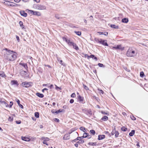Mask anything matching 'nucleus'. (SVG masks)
Instances as JSON below:
<instances>
[{"mask_svg":"<svg viewBox=\"0 0 148 148\" xmlns=\"http://www.w3.org/2000/svg\"><path fill=\"white\" fill-rule=\"evenodd\" d=\"M6 52L4 53V58L5 59L9 61H13L16 58V53L13 50H11L8 48L3 49Z\"/></svg>","mask_w":148,"mask_h":148,"instance_id":"obj_1","label":"nucleus"},{"mask_svg":"<svg viewBox=\"0 0 148 148\" xmlns=\"http://www.w3.org/2000/svg\"><path fill=\"white\" fill-rule=\"evenodd\" d=\"M127 56L130 57H133L136 55L135 51L132 49H129L126 53Z\"/></svg>","mask_w":148,"mask_h":148,"instance_id":"obj_2","label":"nucleus"},{"mask_svg":"<svg viewBox=\"0 0 148 148\" xmlns=\"http://www.w3.org/2000/svg\"><path fill=\"white\" fill-rule=\"evenodd\" d=\"M32 83L30 82H23L21 84V85L23 87L25 88H29L32 86Z\"/></svg>","mask_w":148,"mask_h":148,"instance_id":"obj_3","label":"nucleus"},{"mask_svg":"<svg viewBox=\"0 0 148 148\" xmlns=\"http://www.w3.org/2000/svg\"><path fill=\"white\" fill-rule=\"evenodd\" d=\"M35 8L40 10H45L46 9V7L44 5L41 4H37L35 5Z\"/></svg>","mask_w":148,"mask_h":148,"instance_id":"obj_4","label":"nucleus"},{"mask_svg":"<svg viewBox=\"0 0 148 148\" xmlns=\"http://www.w3.org/2000/svg\"><path fill=\"white\" fill-rule=\"evenodd\" d=\"M30 13H32V14L34 15H36L38 16H40L41 15V13L37 11H34L32 10H29Z\"/></svg>","mask_w":148,"mask_h":148,"instance_id":"obj_5","label":"nucleus"},{"mask_svg":"<svg viewBox=\"0 0 148 148\" xmlns=\"http://www.w3.org/2000/svg\"><path fill=\"white\" fill-rule=\"evenodd\" d=\"M113 49L121 50H123L124 49V47H122L121 45H118L116 46H114L112 47Z\"/></svg>","mask_w":148,"mask_h":148,"instance_id":"obj_6","label":"nucleus"},{"mask_svg":"<svg viewBox=\"0 0 148 148\" xmlns=\"http://www.w3.org/2000/svg\"><path fill=\"white\" fill-rule=\"evenodd\" d=\"M71 132H69L68 134H66L63 137V139L64 140H67L69 139L70 134H71Z\"/></svg>","mask_w":148,"mask_h":148,"instance_id":"obj_7","label":"nucleus"},{"mask_svg":"<svg viewBox=\"0 0 148 148\" xmlns=\"http://www.w3.org/2000/svg\"><path fill=\"white\" fill-rule=\"evenodd\" d=\"M100 44L105 46H108V44L106 40H103L101 39V42Z\"/></svg>","mask_w":148,"mask_h":148,"instance_id":"obj_8","label":"nucleus"},{"mask_svg":"<svg viewBox=\"0 0 148 148\" xmlns=\"http://www.w3.org/2000/svg\"><path fill=\"white\" fill-rule=\"evenodd\" d=\"M62 39L64 41H65L67 44L70 41V38L67 36L62 37Z\"/></svg>","mask_w":148,"mask_h":148,"instance_id":"obj_9","label":"nucleus"},{"mask_svg":"<svg viewBox=\"0 0 148 148\" xmlns=\"http://www.w3.org/2000/svg\"><path fill=\"white\" fill-rule=\"evenodd\" d=\"M77 98L79 102L82 103H84L85 102H83L84 98L80 95H79L77 97Z\"/></svg>","mask_w":148,"mask_h":148,"instance_id":"obj_10","label":"nucleus"},{"mask_svg":"<svg viewBox=\"0 0 148 148\" xmlns=\"http://www.w3.org/2000/svg\"><path fill=\"white\" fill-rule=\"evenodd\" d=\"M11 84L12 85H16L17 86H18L19 84L17 81L15 80L11 81Z\"/></svg>","mask_w":148,"mask_h":148,"instance_id":"obj_11","label":"nucleus"},{"mask_svg":"<svg viewBox=\"0 0 148 148\" xmlns=\"http://www.w3.org/2000/svg\"><path fill=\"white\" fill-rule=\"evenodd\" d=\"M105 138V136L104 135H100L98 136V139L100 140L104 139Z\"/></svg>","mask_w":148,"mask_h":148,"instance_id":"obj_12","label":"nucleus"},{"mask_svg":"<svg viewBox=\"0 0 148 148\" xmlns=\"http://www.w3.org/2000/svg\"><path fill=\"white\" fill-rule=\"evenodd\" d=\"M20 13L21 16L24 17H26L27 16V13H25L24 11H20Z\"/></svg>","mask_w":148,"mask_h":148,"instance_id":"obj_13","label":"nucleus"},{"mask_svg":"<svg viewBox=\"0 0 148 148\" xmlns=\"http://www.w3.org/2000/svg\"><path fill=\"white\" fill-rule=\"evenodd\" d=\"M97 33L100 35L103 34L105 36H107L108 34V32H99Z\"/></svg>","mask_w":148,"mask_h":148,"instance_id":"obj_14","label":"nucleus"},{"mask_svg":"<svg viewBox=\"0 0 148 148\" xmlns=\"http://www.w3.org/2000/svg\"><path fill=\"white\" fill-rule=\"evenodd\" d=\"M21 139L25 141H29L30 140V139L29 138L25 137L22 136Z\"/></svg>","mask_w":148,"mask_h":148,"instance_id":"obj_15","label":"nucleus"},{"mask_svg":"<svg viewBox=\"0 0 148 148\" xmlns=\"http://www.w3.org/2000/svg\"><path fill=\"white\" fill-rule=\"evenodd\" d=\"M20 64L23 66L25 69H26V70H27L28 67L27 64L24 63H20Z\"/></svg>","mask_w":148,"mask_h":148,"instance_id":"obj_16","label":"nucleus"},{"mask_svg":"<svg viewBox=\"0 0 148 148\" xmlns=\"http://www.w3.org/2000/svg\"><path fill=\"white\" fill-rule=\"evenodd\" d=\"M36 95L38 97L41 98H43L44 96V95L40 93L39 92L36 93Z\"/></svg>","mask_w":148,"mask_h":148,"instance_id":"obj_17","label":"nucleus"},{"mask_svg":"<svg viewBox=\"0 0 148 148\" xmlns=\"http://www.w3.org/2000/svg\"><path fill=\"white\" fill-rule=\"evenodd\" d=\"M16 101L17 103L18 104L19 106L20 107H21V108H23V106L22 105H21V104H20V100L18 99H17Z\"/></svg>","mask_w":148,"mask_h":148,"instance_id":"obj_18","label":"nucleus"},{"mask_svg":"<svg viewBox=\"0 0 148 148\" xmlns=\"http://www.w3.org/2000/svg\"><path fill=\"white\" fill-rule=\"evenodd\" d=\"M122 22L123 23H127L128 22V19L127 18H124L122 19Z\"/></svg>","mask_w":148,"mask_h":148,"instance_id":"obj_19","label":"nucleus"},{"mask_svg":"<svg viewBox=\"0 0 148 148\" xmlns=\"http://www.w3.org/2000/svg\"><path fill=\"white\" fill-rule=\"evenodd\" d=\"M97 143L96 142L93 143V142H89L88 144V145H91V146H96V145H97Z\"/></svg>","mask_w":148,"mask_h":148,"instance_id":"obj_20","label":"nucleus"},{"mask_svg":"<svg viewBox=\"0 0 148 148\" xmlns=\"http://www.w3.org/2000/svg\"><path fill=\"white\" fill-rule=\"evenodd\" d=\"M79 129L83 131L84 132H86V130H87V129L83 127H80Z\"/></svg>","mask_w":148,"mask_h":148,"instance_id":"obj_21","label":"nucleus"},{"mask_svg":"<svg viewBox=\"0 0 148 148\" xmlns=\"http://www.w3.org/2000/svg\"><path fill=\"white\" fill-rule=\"evenodd\" d=\"M135 131L134 130H132L131 132L129 134V135L130 136H133L134 134Z\"/></svg>","mask_w":148,"mask_h":148,"instance_id":"obj_22","label":"nucleus"},{"mask_svg":"<svg viewBox=\"0 0 148 148\" xmlns=\"http://www.w3.org/2000/svg\"><path fill=\"white\" fill-rule=\"evenodd\" d=\"M0 76L3 77H6V75L2 71L0 72Z\"/></svg>","mask_w":148,"mask_h":148,"instance_id":"obj_23","label":"nucleus"},{"mask_svg":"<svg viewBox=\"0 0 148 148\" xmlns=\"http://www.w3.org/2000/svg\"><path fill=\"white\" fill-rule=\"evenodd\" d=\"M41 139L43 141H48L49 140V139L47 137H42Z\"/></svg>","mask_w":148,"mask_h":148,"instance_id":"obj_24","label":"nucleus"},{"mask_svg":"<svg viewBox=\"0 0 148 148\" xmlns=\"http://www.w3.org/2000/svg\"><path fill=\"white\" fill-rule=\"evenodd\" d=\"M72 46H73V48L75 49L76 50H78L79 49V48L74 43V44H73Z\"/></svg>","mask_w":148,"mask_h":148,"instance_id":"obj_25","label":"nucleus"},{"mask_svg":"<svg viewBox=\"0 0 148 148\" xmlns=\"http://www.w3.org/2000/svg\"><path fill=\"white\" fill-rule=\"evenodd\" d=\"M108 118L107 116H104L101 119V120H103L104 121H106L108 120Z\"/></svg>","mask_w":148,"mask_h":148,"instance_id":"obj_26","label":"nucleus"},{"mask_svg":"<svg viewBox=\"0 0 148 148\" xmlns=\"http://www.w3.org/2000/svg\"><path fill=\"white\" fill-rule=\"evenodd\" d=\"M64 111V110L63 109L61 110V109H60L59 110L55 111V113H56L57 114H58L60 112H63Z\"/></svg>","mask_w":148,"mask_h":148,"instance_id":"obj_27","label":"nucleus"},{"mask_svg":"<svg viewBox=\"0 0 148 148\" xmlns=\"http://www.w3.org/2000/svg\"><path fill=\"white\" fill-rule=\"evenodd\" d=\"M97 42L100 43L101 42V39H99L97 38H95L94 39Z\"/></svg>","mask_w":148,"mask_h":148,"instance_id":"obj_28","label":"nucleus"},{"mask_svg":"<svg viewBox=\"0 0 148 148\" xmlns=\"http://www.w3.org/2000/svg\"><path fill=\"white\" fill-rule=\"evenodd\" d=\"M35 116L37 118H38L39 117V114L38 112H36L35 113Z\"/></svg>","mask_w":148,"mask_h":148,"instance_id":"obj_29","label":"nucleus"},{"mask_svg":"<svg viewBox=\"0 0 148 148\" xmlns=\"http://www.w3.org/2000/svg\"><path fill=\"white\" fill-rule=\"evenodd\" d=\"M74 32L75 33H76L77 34V35L79 36H80V35H81V33L80 32L75 31H74Z\"/></svg>","mask_w":148,"mask_h":148,"instance_id":"obj_30","label":"nucleus"},{"mask_svg":"<svg viewBox=\"0 0 148 148\" xmlns=\"http://www.w3.org/2000/svg\"><path fill=\"white\" fill-rule=\"evenodd\" d=\"M84 142V140H80L77 142V143L79 144H83Z\"/></svg>","mask_w":148,"mask_h":148,"instance_id":"obj_31","label":"nucleus"},{"mask_svg":"<svg viewBox=\"0 0 148 148\" xmlns=\"http://www.w3.org/2000/svg\"><path fill=\"white\" fill-rule=\"evenodd\" d=\"M88 133H85L83 134V137L84 138H86L87 137V136L88 135Z\"/></svg>","mask_w":148,"mask_h":148,"instance_id":"obj_32","label":"nucleus"},{"mask_svg":"<svg viewBox=\"0 0 148 148\" xmlns=\"http://www.w3.org/2000/svg\"><path fill=\"white\" fill-rule=\"evenodd\" d=\"M90 132L91 134H92V135H94L95 134V132L94 130H92L90 131Z\"/></svg>","mask_w":148,"mask_h":148,"instance_id":"obj_33","label":"nucleus"},{"mask_svg":"<svg viewBox=\"0 0 148 148\" xmlns=\"http://www.w3.org/2000/svg\"><path fill=\"white\" fill-rule=\"evenodd\" d=\"M119 133L118 132V131H116V132L115 133V136L116 138H117L118 137L119 135Z\"/></svg>","mask_w":148,"mask_h":148,"instance_id":"obj_34","label":"nucleus"},{"mask_svg":"<svg viewBox=\"0 0 148 148\" xmlns=\"http://www.w3.org/2000/svg\"><path fill=\"white\" fill-rule=\"evenodd\" d=\"M19 24L20 25V26L22 27V28H24V26H23V23L22 21H20L19 22Z\"/></svg>","mask_w":148,"mask_h":148,"instance_id":"obj_35","label":"nucleus"},{"mask_svg":"<svg viewBox=\"0 0 148 148\" xmlns=\"http://www.w3.org/2000/svg\"><path fill=\"white\" fill-rule=\"evenodd\" d=\"M144 75V72L143 71H141L140 72V76L142 77H143Z\"/></svg>","mask_w":148,"mask_h":148,"instance_id":"obj_36","label":"nucleus"},{"mask_svg":"<svg viewBox=\"0 0 148 148\" xmlns=\"http://www.w3.org/2000/svg\"><path fill=\"white\" fill-rule=\"evenodd\" d=\"M116 130H115V129L114 128V129L113 130L112 132L111 133V134L112 135H114V134H115V133L116 132Z\"/></svg>","mask_w":148,"mask_h":148,"instance_id":"obj_37","label":"nucleus"},{"mask_svg":"<svg viewBox=\"0 0 148 148\" xmlns=\"http://www.w3.org/2000/svg\"><path fill=\"white\" fill-rule=\"evenodd\" d=\"M98 66L99 67H104L105 66L104 65H103V64L99 63L98 64Z\"/></svg>","mask_w":148,"mask_h":148,"instance_id":"obj_38","label":"nucleus"},{"mask_svg":"<svg viewBox=\"0 0 148 148\" xmlns=\"http://www.w3.org/2000/svg\"><path fill=\"white\" fill-rule=\"evenodd\" d=\"M121 129L122 131H123L124 132H125L127 130V128H126L125 127H123L121 128Z\"/></svg>","mask_w":148,"mask_h":148,"instance_id":"obj_39","label":"nucleus"},{"mask_svg":"<svg viewBox=\"0 0 148 148\" xmlns=\"http://www.w3.org/2000/svg\"><path fill=\"white\" fill-rule=\"evenodd\" d=\"M60 63L62 65H63V66H65V64L63 62V61L62 60H60Z\"/></svg>","mask_w":148,"mask_h":148,"instance_id":"obj_40","label":"nucleus"},{"mask_svg":"<svg viewBox=\"0 0 148 148\" xmlns=\"http://www.w3.org/2000/svg\"><path fill=\"white\" fill-rule=\"evenodd\" d=\"M83 86L84 88L86 89V90H89V88H88L86 86V85L84 84H83Z\"/></svg>","mask_w":148,"mask_h":148,"instance_id":"obj_41","label":"nucleus"},{"mask_svg":"<svg viewBox=\"0 0 148 148\" xmlns=\"http://www.w3.org/2000/svg\"><path fill=\"white\" fill-rule=\"evenodd\" d=\"M74 42H71V41L68 43V45L70 46H72L73 44H74Z\"/></svg>","mask_w":148,"mask_h":148,"instance_id":"obj_42","label":"nucleus"},{"mask_svg":"<svg viewBox=\"0 0 148 148\" xmlns=\"http://www.w3.org/2000/svg\"><path fill=\"white\" fill-rule=\"evenodd\" d=\"M13 120V117H9L8 119V121H12Z\"/></svg>","mask_w":148,"mask_h":148,"instance_id":"obj_43","label":"nucleus"},{"mask_svg":"<svg viewBox=\"0 0 148 148\" xmlns=\"http://www.w3.org/2000/svg\"><path fill=\"white\" fill-rule=\"evenodd\" d=\"M83 138H84L83 137V136H82L81 137H78L77 138V139L78 140H79V139H80V140H82V139H83Z\"/></svg>","mask_w":148,"mask_h":148,"instance_id":"obj_44","label":"nucleus"},{"mask_svg":"<svg viewBox=\"0 0 148 148\" xmlns=\"http://www.w3.org/2000/svg\"><path fill=\"white\" fill-rule=\"evenodd\" d=\"M75 94L74 93H73L71 95V97L72 98H74L75 97Z\"/></svg>","mask_w":148,"mask_h":148,"instance_id":"obj_45","label":"nucleus"},{"mask_svg":"<svg viewBox=\"0 0 148 148\" xmlns=\"http://www.w3.org/2000/svg\"><path fill=\"white\" fill-rule=\"evenodd\" d=\"M101 113L102 114H103L104 115H108V113L104 111H101Z\"/></svg>","mask_w":148,"mask_h":148,"instance_id":"obj_46","label":"nucleus"},{"mask_svg":"<svg viewBox=\"0 0 148 148\" xmlns=\"http://www.w3.org/2000/svg\"><path fill=\"white\" fill-rule=\"evenodd\" d=\"M16 123L17 124H20L21 123V121H20V120L16 121Z\"/></svg>","mask_w":148,"mask_h":148,"instance_id":"obj_47","label":"nucleus"},{"mask_svg":"<svg viewBox=\"0 0 148 148\" xmlns=\"http://www.w3.org/2000/svg\"><path fill=\"white\" fill-rule=\"evenodd\" d=\"M49 84H43L42 85V86H47L49 87Z\"/></svg>","mask_w":148,"mask_h":148,"instance_id":"obj_48","label":"nucleus"},{"mask_svg":"<svg viewBox=\"0 0 148 148\" xmlns=\"http://www.w3.org/2000/svg\"><path fill=\"white\" fill-rule=\"evenodd\" d=\"M10 104L9 105V107L11 108L13 105V102L12 101H10Z\"/></svg>","mask_w":148,"mask_h":148,"instance_id":"obj_49","label":"nucleus"},{"mask_svg":"<svg viewBox=\"0 0 148 148\" xmlns=\"http://www.w3.org/2000/svg\"><path fill=\"white\" fill-rule=\"evenodd\" d=\"M74 102V100L73 99H71L70 100V103H73Z\"/></svg>","mask_w":148,"mask_h":148,"instance_id":"obj_50","label":"nucleus"},{"mask_svg":"<svg viewBox=\"0 0 148 148\" xmlns=\"http://www.w3.org/2000/svg\"><path fill=\"white\" fill-rule=\"evenodd\" d=\"M131 118L132 120L134 121L136 119L135 117L133 116H131Z\"/></svg>","mask_w":148,"mask_h":148,"instance_id":"obj_51","label":"nucleus"},{"mask_svg":"<svg viewBox=\"0 0 148 148\" xmlns=\"http://www.w3.org/2000/svg\"><path fill=\"white\" fill-rule=\"evenodd\" d=\"M54 121L57 122H59V120L57 118H55L54 119Z\"/></svg>","mask_w":148,"mask_h":148,"instance_id":"obj_52","label":"nucleus"},{"mask_svg":"<svg viewBox=\"0 0 148 148\" xmlns=\"http://www.w3.org/2000/svg\"><path fill=\"white\" fill-rule=\"evenodd\" d=\"M16 39H17V40L18 42H19V40H20V39H19V37L18 36H17V35H16Z\"/></svg>","mask_w":148,"mask_h":148,"instance_id":"obj_53","label":"nucleus"},{"mask_svg":"<svg viewBox=\"0 0 148 148\" xmlns=\"http://www.w3.org/2000/svg\"><path fill=\"white\" fill-rule=\"evenodd\" d=\"M55 86H56V88H56V90H58V89L61 90V88H60V87H58V86H57L56 85H55Z\"/></svg>","mask_w":148,"mask_h":148,"instance_id":"obj_54","label":"nucleus"},{"mask_svg":"<svg viewBox=\"0 0 148 148\" xmlns=\"http://www.w3.org/2000/svg\"><path fill=\"white\" fill-rule=\"evenodd\" d=\"M49 87L50 89H52L53 88V84H51L49 86Z\"/></svg>","mask_w":148,"mask_h":148,"instance_id":"obj_55","label":"nucleus"},{"mask_svg":"<svg viewBox=\"0 0 148 148\" xmlns=\"http://www.w3.org/2000/svg\"><path fill=\"white\" fill-rule=\"evenodd\" d=\"M43 143L44 144H46L47 145H48V144L47 143V141H43Z\"/></svg>","mask_w":148,"mask_h":148,"instance_id":"obj_56","label":"nucleus"},{"mask_svg":"<svg viewBox=\"0 0 148 148\" xmlns=\"http://www.w3.org/2000/svg\"><path fill=\"white\" fill-rule=\"evenodd\" d=\"M95 57V55H91L89 56V58H93L94 57Z\"/></svg>","mask_w":148,"mask_h":148,"instance_id":"obj_57","label":"nucleus"},{"mask_svg":"<svg viewBox=\"0 0 148 148\" xmlns=\"http://www.w3.org/2000/svg\"><path fill=\"white\" fill-rule=\"evenodd\" d=\"M48 89L46 88H45L42 90V91L43 92H44V91L48 90Z\"/></svg>","mask_w":148,"mask_h":148,"instance_id":"obj_58","label":"nucleus"},{"mask_svg":"<svg viewBox=\"0 0 148 148\" xmlns=\"http://www.w3.org/2000/svg\"><path fill=\"white\" fill-rule=\"evenodd\" d=\"M4 104H5V106L6 107H8L9 106L8 104H7L6 102H5Z\"/></svg>","mask_w":148,"mask_h":148,"instance_id":"obj_59","label":"nucleus"},{"mask_svg":"<svg viewBox=\"0 0 148 148\" xmlns=\"http://www.w3.org/2000/svg\"><path fill=\"white\" fill-rule=\"evenodd\" d=\"M99 92L100 93H101L102 94H103V91L101 90H99Z\"/></svg>","mask_w":148,"mask_h":148,"instance_id":"obj_60","label":"nucleus"},{"mask_svg":"<svg viewBox=\"0 0 148 148\" xmlns=\"http://www.w3.org/2000/svg\"><path fill=\"white\" fill-rule=\"evenodd\" d=\"M87 137L88 139H90L91 138V136L90 135H89V134H88V135L87 136Z\"/></svg>","mask_w":148,"mask_h":148,"instance_id":"obj_61","label":"nucleus"},{"mask_svg":"<svg viewBox=\"0 0 148 148\" xmlns=\"http://www.w3.org/2000/svg\"><path fill=\"white\" fill-rule=\"evenodd\" d=\"M137 144L136 145V146H138V147H140V145H139V143L138 142H137Z\"/></svg>","mask_w":148,"mask_h":148,"instance_id":"obj_62","label":"nucleus"},{"mask_svg":"<svg viewBox=\"0 0 148 148\" xmlns=\"http://www.w3.org/2000/svg\"><path fill=\"white\" fill-rule=\"evenodd\" d=\"M14 1L16 3L19 2L21 0H14Z\"/></svg>","mask_w":148,"mask_h":148,"instance_id":"obj_63","label":"nucleus"},{"mask_svg":"<svg viewBox=\"0 0 148 148\" xmlns=\"http://www.w3.org/2000/svg\"><path fill=\"white\" fill-rule=\"evenodd\" d=\"M5 102L4 101H1V100H0V103H1V104H3V103L4 104L5 103Z\"/></svg>","mask_w":148,"mask_h":148,"instance_id":"obj_64","label":"nucleus"}]
</instances>
